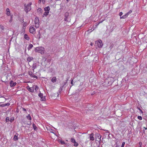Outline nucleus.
I'll return each mask as SVG.
<instances>
[{
  "label": "nucleus",
  "instance_id": "obj_1",
  "mask_svg": "<svg viewBox=\"0 0 147 147\" xmlns=\"http://www.w3.org/2000/svg\"><path fill=\"white\" fill-rule=\"evenodd\" d=\"M44 49L43 47H36L35 49V51L40 53L41 54H42L44 53Z\"/></svg>",
  "mask_w": 147,
  "mask_h": 147
},
{
  "label": "nucleus",
  "instance_id": "obj_2",
  "mask_svg": "<svg viewBox=\"0 0 147 147\" xmlns=\"http://www.w3.org/2000/svg\"><path fill=\"white\" fill-rule=\"evenodd\" d=\"M95 44L96 45H97L98 47L99 48H101L102 47L103 45V44L102 43V41L101 40H99L98 41H96L95 42Z\"/></svg>",
  "mask_w": 147,
  "mask_h": 147
},
{
  "label": "nucleus",
  "instance_id": "obj_3",
  "mask_svg": "<svg viewBox=\"0 0 147 147\" xmlns=\"http://www.w3.org/2000/svg\"><path fill=\"white\" fill-rule=\"evenodd\" d=\"M69 13L66 12L65 13L64 20L65 21L69 22L70 21L71 19L70 17H69Z\"/></svg>",
  "mask_w": 147,
  "mask_h": 147
},
{
  "label": "nucleus",
  "instance_id": "obj_4",
  "mask_svg": "<svg viewBox=\"0 0 147 147\" xmlns=\"http://www.w3.org/2000/svg\"><path fill=\"white\" fill-rule=\"evenodd\" d=\"M34 22L35 27L36 28H38L39 23V20L38 17H36L34 19Z\"/></svg>",
  "mask_w": 147,
  "mask_h": 147
},
{
  "label": "nucleus",
  "instance_id": "obj_5",
  "mask_svg": "<svg viewBox=\"0 0 147 147\" xmlns=\"http://www.w3.org/2000/svg\"><path fill=\"white\" fill-rule=\"evenodd\" d=\"M38 96L40 98V100L41 101H45L46 100V96H43V94L40 92L38 94Z\"/></svg>",
  "mask_w": 147,
  "mask_h": 147
},
{
  "label": "nucleus",
  "instance_id": "obj_6",
  "mask_svg": "<svg viewBox=\"0 0 147 147\" xmlns=\"http://www.w3.org/2000/svg\"><path fill=\"white\" fill-rule=\"evenodd\" d=\"M29 32L30 33L32 34H35V30L34 26H31L30 27Z\"/></svg>",
  "mask_w": 147,
  "mask_h": 147
},
{
  "label": "nucleus",
  "instance_id": "obj_7",
  "mask_svg": "<svg viewBox=\"0 0 147 147\" xmlns=\"http://www.w3.org/2000/svg\"><path fill=\"white\" fill-rule=\"evenodd\" d=\"M24 10L27 13L29 11H30L31 9V7H29L28 5H26V4L24 5Z\"/></svg>",
  "mask_w": 147,
  "mask_h": 147
},
{
  "label": "nucleus",
  "instance_id": "obj_8",
  "mask_svg": "<svg viewBox=\"0 0 147 147\" xmlns=\"http://www.w3.org/2000/svg\"><path fill=\"white\" fill-rule=\"evenodd\" d=\"M28 74L31 77H32L34 78H37V77L36 75H34L33 74V72L31 71H29L28 72Z\"/></svg>",
  "mask_w": 147,
  "mask_h": 147
},
{
  "label": "nucleus",
  "instance_id": "obj_9",
  "mask_svg": "<svg viewBox=\"0 0 147 147\" xmlns=\"http://www.w3.org/2000/svg\"><path fill=\"white\" fill-rule=\"evenodd\" d=\"M10 84L11 87H13L15 86L16 83L14 82L12 80H11L10 82Z\"/></svg>",
  "mask_w": 147,
  "mask_h": 147
},
{
  "label": "nucleus",
  "instance_id": "obj_10",
  "mask_svg": "<svg viewBox=\"0 0 147 147\" xmlns=\"http://www.w3.org/2000/svg\"><path fill=\"white\" fill-rule=\"evenodd\" d=\"M32 68L33 69V72L34 71V69L37 67V63H34L32 65Z\"/></svg>",
  "mask_w": 147,
  "mask_h": 147
},
{
  "label": "nucleus",
  "instance_id": "obj_11",
  "mask_svg": "<svg viewBox=\"0 0 147 147\" xmlns=\"http://www.w3.org/2000/svg\"><path fill=\"white\" fill-rule=\"evenodd\" d=\"M94 134L93 133L91 134L90 136V140L93 141L94 140V138L93 137Z\"/></svg>",
  "mask_w": 147,
  "mask_h": 147
},
{
  "label": "nucleus",
  "instance_id": "obj_12",
  "mask_svg": "<svg viewBox=\"0 0 147 147\" xmlns=\"http://www.w3.org/2000/svg\"><path fill=\"white\" fill-rule=\"evenodd\" d=\"M34 87L33 86L32 87L29 88L28 89V90L31 92H34Z\"/></svg>",
  "mask_w": 147,
  "mask_h": 147
},
{
  "label": "nucleus",
  "instance_id": "obj_13",
  "mask_svg": "<svg viewBox=\"0 0 147 147\" xmlns=\"http://www.w3.org/2000/svg\"><path fill=\"white\" fill-rule=\"evenodd\" d=\"M33 58L32 57H28L27 59V61L29 62H30L33 59Z\"/></svg>",
  "mask_w": 147,
  "mask_h": 147
},
{
  "label": "nucleus",
  "instance_id": "obj_14",
  "mask_svg": "<svg viewBox=\"0 0 147 147\" xmlns=\"http://www.w3.org/2000/svg\"><path fill=\"white\" fill-rule=\"evenodd\" d=\"M50 7L48 6L45 8L44 9L45 11L49 12V11L50 10Z\"/></svg>",
  "mask_w": 147,
  "mask_h": 147
},
{
  "label": "nucleus",
  "instance_id": "obj_15",
  "mask_svg": "<svg viewBox=\"0 0 147 147\" xmlns=\"http://www.w3.org/2000/svg\"><path fill=\"white\" fill-rule=\"evenodd\" d=\"M68 80H66L65 82H64L60 86L62 88H63L64 87L65 85L67 84V81Z\"/></svg>",
  "mask_w": 147,
  "mask_h": 147
},
{
  "label": "nucleus",
  "instance_id": "obj_16",
  "mask_svg": "<svg viewBox=\"0 0 147 147\" xmlns=\"http://www.w3.org/2000/svg\"><path fill=\"white\" fill-rule=\"evenodd\" d=\"M6 14L7 16H10V11H9V8H7L6 9Z\"/></svg>",
  "mask_w": 147,
  "mask_h": 147
},
{
  "label": "nucleus",
  "instance_id": "obj_17",
  "mask_svg": "<svg viewBox=\"0 0 147 147\" xmlns=\"http://www.w3.org/2000/svg\"><path fill=\"white\" fill-rule=\"evenodd\" d=\"M41 35L40 33V30H39L38 31V34L36 36V37L37 38L39 39L41 38Z\"/></svg>",
  "mask_w": 147,
  "mask_h": 147
},
{
  "label": "nucleus",
  "instance_id": "obj_18",
  "mask_svg": "<svg viewBox=\"0 0 147 147\" xmlns=\"http://www.w3.org/2000/svg\"><path fill=\"white\" fill-rule=\"evenodd\" d=\"M57 79L56 77H53L51 79V81L52 82L54 83L56 82Z\"/></svg>",
  "mask_w": 147,
  "mask_h": 147
},
{
  "label": "nucleus",
  "instance_id": "obj_19",
  "mask_svg": "<svg viewBox=\"0 0 147 147\" xmlns=\"http://www.w3.org/2000/svg\"><path fill=\"white\" fill-rule=\"evenodd\" d=\"M128 16V13H126L125 15L123 16H122L120 17V18L125 19L127 18Z\"/></svg>",
  "mask_w": 147,
  "mask_h": 147
},
{
  "label": "nucleus",
  "instance_id": "obj_20",
  "mask_svg": "<svg viewBox=\"0 0 147 147\" xmlns=\"http://www.w3.org/2000/svg\"><path fill=\"white\" fill-rule=\"evenodd\" d=\"M24 38L27 40H29V38L26 34H24Z\"/></svg>",
  "mask_w": 147,
  "mask_h": 147
},
{
  "label": "nucleus",
  "instance_id": "obj_21",
  "mask_svg": "<svg viewBox=\"0 0 147 147\" xmlns=\"http://www.w3.org/2000/svg\"><path fill=\"white\" fill-rule=\"evenodd\" d=\"M33 47V45L32 44H30L28 47V49L29 50Z\"/></svg>",
  "mask_w": 147,
  "mask_h": 147
},
{
  "label": "nucleus",
  "instance_id": "obj_22",
  "mask_svg": "<svg viewBox=\"0 0 147 147\" xmlns=\"http://www.w3.org/2000/svg\"><path fill=\"white\" fill-rule=\"evenodd\" d=\"M35 86V88H34V90L35 91V92H38V90L39 87L37 85Z\"/></svg>",
  "mask_w": 147,
  "mask_h": 147
},
{
  "label": "nucleus",
  "instance_id": "obj_23",
  "mask_svg": "<svg viewBox=\"0 0 147 147\" xmlns=\"http://www.w3.org/2000/svg\"><path fill=\"white\" fill-rule=\"evenodd\" d=\"M32 126L34 130H36L37 129V127L33 123L32 124Z\"/></svg>",
  "mask_w": 147,
  "mask_h": 147
},
{
  "label": "nucleus",
  "instance_id": "obj_24",
  "mask_svg": "<svg viewBox=\"0 0 147 147\" xmlns=\"http://www.w3.org/2000/svg\"><path fill=\"white\" fill-rule=\"evenodd\" d=\"M27 118L29 120H31L32 119L31 117L30 114H28L26 116Z\"/></svg>",
  "mask_w": 147,
  "mask_h": 147
},
{
  "label": "nucleus",
  "instance_id": "obj_25",
  "mask_svg": "<svg viewBox=\"0 0 147 147\" xmlns=\"http://www.w3.org/2000/svg\"><path fill=\"white\" fill-rule=\"evenodd\" d=\"M97 136L98 137V140L99 141H100L101 140V136L99 134H98Z\"/></svg>",
  "mask_w": 147,
  "mask_h": 147
},
{
  "label": "nucleus",
  "instance_id": "obj_26",
  "mask_svg": "<svg viewBox=\"0 0 147 147\" xmlns=\"http://www.w3.org/2000/svg\"><path fill=\"white\" fill-rule=\"evenodd\" d=\"M18 140V136L16 135H15L13 137V140L16 141Z\"/></svg>",
  "mask_w": 147,
  "mask_h": 147
},
{
  "label": "nucleus",
  "instance_id": "obj_27",
  "mask_svg": "<svg viewBox=\"0 0 147 147\" xmlns=\"http://www.w3.org/2000/svg\"><path fill=\"white\" fill-rule=\"evenodd\" d=\"M71 142L73 143L75 142L76 141L73 138H71Z\"/></svg>",
  "mask_w": 147,
  "mask_h": 147
},
{
  "label": "nucleus",
  "instance_id": "obj_28",
  "mask_svg": "<svg viewBox=\"0 0 147 147\" xmlns=\"http://www.w3.org/2000/svg\"><path fill=\"white\" fill-rule=\"evenodd\" d=\"M49 13V12L45 11L43 15L44 16H47V15Z\"/></svg>",
  "mask_w": 147,
  "mask_h": 147
},
{
  "label": "nucleus",
  "instance_id": "obj_29",
  "mask_svg": "<svg viewBox=\"0 0 147 147\" xmlns=\"http://www.w3.org/2000/svg\"><path fill=\"white\" fill-rule=\"evenodd\" d=\"M13 15L11 16V18L9 21L10 22H11L12 21Z\"/></svg>",
  "mask_w": 147,
  "mask_h": 147
},
{
  "label": "nucleus",
  "instance_id": "obj_30",
  "mask_svg": "<svg viewBox=\"0 0 147 147\" xmlns=\"http://www.w3.org/2000/svg\"><path fill=\"white\" fill-rule=\"evenodd\" d=\"M42 9L41 8H38L37 9V11L38 12H41Z\"/></svg>",
  "mask_w": 147,
  "mask_h": 147
},
{
  "label": "nucleus",
  "instance_id": "obj_31",
  "mask_svg": "<svg viewBox=\"0 0 147 147\" xmlns=\"http://www.w3.org/2000/svg\"><path fill=\"white\" fill-rule=\"evenodd\" d=\"M0 28L2 30H4V28L3 26L0 25Z\"/></svg>",
  "mask_w": 147,
  "mask_h": 147
},
{
  "label": "nucleus",
  "instance_id": "obj_32",
  "mask_svg": "<svg viewBox=\"0 0 147 147\" xmlns=\"http://www.w3.org/2000/svg\"><path fill=\"white\" fill-rule=\"evenodd\" d=\"M5 120L6 122H8L9 121V117H7Z\"/></svg>",
  "mask_w": 147,
  "mask_h": 147
},
{
  "label": "nucleus",
  "instance_id": "obj_33",
  "mask_svg": "<svg viewBox=\"0 0 147 147\" xmlns=\"http://www.w3.org/2000/svg\"><path fill=\"white\" fill-rule=\"evenodd\" d=\"M138 118L140 120H142V118L141 116H138Z\"/></svg>",
  "mask_w": 147,
  "mask_h": 147
},
{
  "label": "nucleus",
  "instance_id": "obj_34",
  "mask_svg": "<svg viewBox=\"0 0 147 147\" xmlns=\"http://www.w3.org/2000/svg\"><path fill=\"white\" fill-rule=\"evenodd\" d=\"M74 146H77L78 145V143L76 142H74Z\"/></svg>",
  "mask_w": 147,
  "mask_h": 147
},
{
  "label": "nucleus",
  "instance_id": "obj_35",
  "mask_svg": "<svg viewBox=\"0 0 147 147\" xmlns=\"http://www.w3.org/2000/svg\"><path fill=\"white\" fill-rule=\"evenodd\" d=\"M125 144V142H122V145L121 146V147H124V146Z\"/></svg>",
  "mask_w": 147,
  "mask_h": 147
},
{
  "label": "nucleus",
  "instance_id": "obj_36",
  "mask_svg": "<svg viewBox=\"0 0 147 147\" xmlns=\"http://www.w3.org/2000/svg\"><path fill=\"white\" fill-rule=\"evenodd\" d=\"M32 4V3L31 2H30L27 5H28L29 7H31V5Z\"/></svg>",
  "mask_w": 147,
  "mask_h": 147
},
{
  "label": "nucleus",
  "instance_id": "obj_37",
  "mask_svg": "<svg viewBox=\"0 0 147 147\" xmlns=\"http://www.w3.org/2000/svg\"><path fill=\"white\" fill-rule=\"evenodd\" d=\"M62 87H61V86H60V88H59V91H60V92H61L62 90Z\"/></svg>",
  "mask_w": 147,
  "mask_h": 147
},
{
  "label": "nucleus",
  "instance_id": "obj_38",
  "mask_svg": "<svg viewBox=\"0 0 147 147\" xmlns=\"http://www.w3.org/2000/svg\"><path fill=\"white\" fill-rule=\"evenodd\" d=\"M71 84L72 85L71 86V87L73 85H74V84L73 83V80H71Z\"/></svg>",
  "mask_w": 147,
  "mask_h": 147
},
{
  "label": "nucleus",
  "instance_id": "obj_39",
  "mask_svg": "<svg viewBox=\"0 0 147 147\" xmlns=\"http://www.w3.org/2000/svg\"><path fill=\"white\" fill-rule=\"evenodd\" d=\"M132 12V11L131 10L129 11L128 12H127V13H128V15H129V14L131 13Z\"/></svg>",
  "mask_w": 147,
  "mask_h": 147
},
{
  "label": "nucleus",
  "instance_id": "obj_40",
  "mask_svg": "<svg viewBox=\"0 0 147 147\" xmlns=\"http://www.w3.org/2000/svg\"><path fill=\"white\" fill-rule=\"evenodd\" d=\"M61 143L62 144H65V143L64 142V141H61Z\"/></svg>",
  "mask_w": 147,
  "mask_h": 147
},
{
  "label": "nucleus",
  "instance_id": "obj_41",
  "mask_svg": "<svg viewBox=\"0 0 147 147\" xmlns=\"http://www.w3.org/2000/svg\"><path fill=\"white\" fill-rule=\"evenodd\" d=\"M122 14H123L122 12H121L119 13V16H121L122 15Z\"/></svg>",
  "mask_w": 147,
  "mask_h": 147
},
{
  "label": "nucleus",
  "instance_id": "obj_42",
  "mask_svg": "<svg viewBox=\"0 0 147 147\" xmlns=\"http://www.w3.org/2000/svg\"><path fill=\"white\" fill-rule=\"evenodd\" d=\"M41 1L42 2V3H43V4H44L45 3V0H41Z\"/></svg>",
  "mask_w": 147,
  "mask_h": 147
},
{
  "label": "nucleus",
  "instance_id": "obj_43",
  "mask_svg": "<svg viewBox=\"0 0 147 147\" xmlns=\"http://www.w3.org/2000/svg\"><path fill=\"white\" fill-rule=\"evenodd\" d=\"M10 105V104L9 103H7V104H5V106H9Z\"/></svg>",
  "mask_w": 147,
  "mask_h": 147
},
{
  "label": "nucleus",
  "instance_id": "obj_44",
  "mask_svg": "<svg viewBox=\"0 0 147 147\" xmlns=\"http://www.w3.org/2000/svg\"><path fill=\"white\" fill-rule=\"evenodd\" d=\"M1 107H4L5 106V104H2L0 105Z\"/></svg>",
  "mask_w": 147,
  "mask_h": 147
},
{
  "label": "nucleus",
  "instance_id": "obj_45",
  "mask_svg": "<svg viewBox=\"0 0 147 147\" xmlns=\"http://www.w3.org/2000/svg\"><path fill=\"white\" fill-rule=\"evenodd\" d=\"M22 110L24 111H26V110L24 108H22Z\"/></svg>",
  "mask_w": 147,
  "mask_h": 147
},
{
  "label": "nucleus",
  "instance_id": "obj_46",
  "mask_svg": "<svg viewBox=\"0 0 147 147\" xmlns=\"http://www.w3.org/2000/svg\"><path fill=\"white\" fill-rule=\"evenodd\" d=\"M41 0H39L38 1V3H41Z\"/></svg>",
  "mask_w": 147,
  "mask_h": 147
},
{
  "label": "nucleus",
  "instance_id": "obj_47",
  "mask_svg": "<svg viewBox=\"0 0 147 147\" xmlns=\"http://www.w3.org/2000/svg\"><path fill=\"white\" fill-rule=\"evenodd\" d=\"M27 89L28 90V89L29 88H30V87L28 86L27 87Z\"/></svg>",
  "mask_w": 147,
  "mask_h": 147
},
{
  "label": "nucleus",
  "instance_id": "obj_48",
  "mask_svg": "<svg viewBox=\"0 0 147 147\" xmlns=\"http://www.w3.org/2000/svg\"><path fill=\"white\" fill-rule=\"evenodd\" d=\"M90 45H91V46H92L93 45V43H92V42H91L90 43Z\"/></svg>",
  "mask_w": 147,
  "mask_h": 147
},
{
  "label": "nucleus",
  "instance_id": "obj_49",
  "mask_svg": "<svg viewBox=\"0 0 147 147\" xmlns=\"http://www.w3.org/2000/svg\"><path fill=\"white\" fill-rule=\"evenodd\" d=\"M140 112L142 113H143V112L141 110H140Z\"/></svg>",
  "mask_w": 147,
  "mask_h": 147
},
{
  "label": "nucleus",
  "instance_id": "obj_50",
  "mask_svg": "<svg viewBox=\"0 0 147 147\" xmlns=\"http://www.w3.org/2000/svg\"><path fill=\"white\" fill-rule=\"evenodd\" d=\"M1 97H3V96H2L1 95H0V98H1Z\"/></svg>",
  "mask_w": 147,
  "mask_h": 147
},
{
  "label": "nucleus",
  "instance_id": "obj_51",
  "mask_svg": "<svg viewBox=\"0 0 147 147\" xmlns=\"http://www.w3.org/2000/svg\"><path fill=\"white\" fill-rule=\"evenodd\" d=\"M10 121L11 122H12V119L11 118L10 119Z\"/></svg>",
  "mask_w": 147,
  "mask_h": 147
},
{
  "label": "nucleus",
  "instance_id": "obj_52",
  "mask_svg": "<svg viewBox=\"0 0 147 147\" xmlns=\"http://www.w3.org/2000/svg\"><path fill=\"white\" fill-rule=\"evenodd\" d=\"M69 0H67L66 1V2H67V3H68V2H69Z\"/></svg>",
  "mask_w": 147,
  "mask_h": 147
},
{
  "label": "nucleus",
  "instance_id": "obj_53",
  "mask_svg": "<svg viewBox=\"0 0 147 147\" xmlns=\"http://www.w3.org/2000/svg\"><path fill=\"white\" fill-rule=\"evenodd\" d=\"M138 109L140 111L141 109H140V108H138Z\"/></svg>",
  "mask_w": 147,
  "mask_h": 147
},
{
  "label": "nucleus",
  "instance_id": "obj_54",
  "mask_svg": "<svg viewBox=\"0 0 147 147\" xmlns=\"http://www.w3.org/2000/svg\"><path fill=\"white\" fill-rule=\"evenodd\" d=\"M144 128L145 129H147V128H145V127H144Z\"/></svg>",
  "mask_w": 147,
  "mask_h": 147
},
{
  "label": "nucleus",
  "instance_id": "obj_55",
  "mask_svg": "<svg viewBox=\"0 0 147 147\" xmlns=\"http://www.w3.org/2000/svg\"><path fill=\"white\" fill-rule=\"evenodd\" d=\"M115 147H119L117 145Z\"/></svg>",
  "mask_w": 147,
  "mask_h": 147
},
{
  "label": "nucleus",
  "instance_id": "obj_56",
  "mask_svg": "<svg viewBox=\"0 0 147 147\" xmlns=\"http://www.w3.org/2000/svg\"><path fill=\"white\" fill-rule=\"evenodd\" d=\"M143 131L144 132V131H145L144 130H143Z\"/></svg>",
  "mask_w": 147,
  "mask_h": 147
},
{
  "label": "nucleus",
  "instance_id": "obj_57",
  "mask_svg": "<svg viewBox=\"0 0 147 147\" xmlns=\"http://www.w3.org/2000/svg\"><path fill=\"white\" fill-rule=\"evenodd\" d=\"M139 147H141V146H140Z\"/></svg>",
  "mask_w": 147,
  "mask_h": 147
},
{
  "label": "nucleus",
  "instance_id": "obj_58",
  "mask_svg": "<svg viewBox=\"0 0 147 147\" xmlns=\"http://www.w3.org/2000/svg\"><path fill=\"white\" fill-rule=\"evenodd\" d=\"M92 31H91L90 32H92Z\"/></svg>",
  "mask_w": 147,
  "mask_h": 147
},
{
  "label": "nucleus",
  "instance_id": "obj_59",
  "mask_svg": "<svg viewBox=\"0 0 147 147\" xmlns=\"http://www.w3.org/2000/svg\"><path fill=\"white\" fill-rule=\"evenodd\" d=\"M92 31H91L90 32H92Z\"/></svg>",
  "mask_w": 147,
  "mask_h": 147
},
{
  "label": "nucleus",
  "instance_id": "obj_60",
  "mask_svg": "<svg viewBox=\"0 0 147 147\" xmlns=\"http://www.w3.org/2000/svg\"><path fill=\"white\" fill-rule=\"evenodd\" d=\"M92 31H91L90 32H92Z\"/></svg>",
  "mask_w": 147,
  "mask_h": 147
}]
</instances>
